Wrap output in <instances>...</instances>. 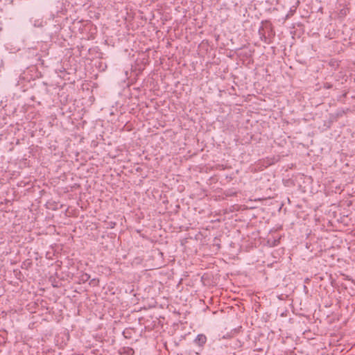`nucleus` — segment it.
I'll use <instances>...</instances> for the list:
<instances>
[{"label":"nucleus","instance_id":"3","mask_svg":"<svg viewBox=\"0 0 355 355\" xmlns=\"http://www.w3.org/2000/svg\"><path fill=\"white\" fill-rule=\"evenodd\" d=\"M89 278H90V276L87 273L83 274L81 275V280L83 282H87L89 279Z\"/></svg>","mask_w":355,"mask_h":355},{"label":"nucleus","instance_id":"4","mask_svg":"<svg viewBox=\"0 0 355 355\" xmlns=\"http://www.w3.org/2000/svg\"><path fill=\"white\" fill-rule=\"evenodd\" d=\"M133 353H134L133 349H129V352H128V354H129V355H132V354H133Z\"/></svg>","mask_w":355,"mask_h":355},{"label":"nucleus","instance_id":"1","mask_svg":"<svg viewBox=\"0 0 355 355\" xmlns=\"http://www.w3.org/2000/svg\"><path fill=\"white\" fill-rule=\"evenodd\" d=\"M207 342V337L204 334H198L194 340L195 344L202 347Z\"/></svg>","mask_w":355,"mask_h":355},{"label":"nucleus","instance_id":"2","mask_svg":"<svg viewBox=\"0 0 355 355\" xmlns=\"http://www.w3.org/2000/svg\"><path fill=\"white\" fill-rule=\"evenodd\" d=\"M259 34L260 35L261 40H263V37L264 38V41L266 42V37L264 35L263 28L262 26L259 30Z\"/></svg>","mask_w":355,"mask_h":355}]
</instances>
